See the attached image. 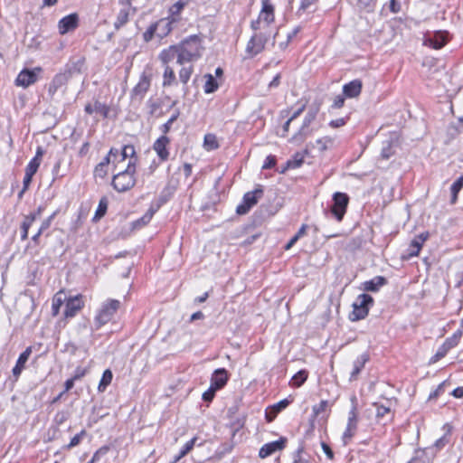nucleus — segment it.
I'll use <instances>...</instances> for the list:
<instances>
[{
    "mask_svg": "<svg viewBox=\"0 0 463 463\" xmlns=\"http://www.w3.org/2000/svg\"><path fill=\"white\" fill-rule=\"evenodd\" d=\"M32 354V347L28 346L18 357L16 362L17 364L25 367V364L27 363L30 355Z\"/></svg>",
    "mask_w": 463,
    "mask_h": 463,
    "instance_id": "79ce46f5",
    "label": "nucleus"
},
{
    "mask_svg": "<svg viewBox=\"0 0 463 463\" xmlns=\"http://www.w3.org/2000/svg\"><path fill=\"white\" fill-rule=\"evenodd\" d=\"M179 117V111L177 110L168 120L166 123L163 125V132L165 135L171 128L172 124Z\"/></svg>",
    "mask_w": 463,
    "mask_h": 463,
    "instance_id": "603ef678",
    "label": "nucleus"
},
{
    "mask_svg": "<svg viewBox=\"0 0 463 463\" xmlns=\"http://www.w3.org/2000/svg\"><path fill=\"white\" fill-rule=\"evenodd\" d=\"M134 155H135V148H134V146H130V145L125 146L122 148V151L120 153L121 161H125L128 157H130L129 160L134 162V164L136 165V158H134Z\"/></svg>",
    "mask_w": 463,
    "mask_h": 463,
    "instance_id": "72a5a7b5",
    "label": "nucleus"
},
{
    "mask_svg": "<svg viewBox=\"0 0 463 463\" xmlns=\"http://www.w3.org/2000/svg\"><path fill=\"white\" fill-rule=\"evenodd\" d=\"M78 15L77 14H69L60 20L58 28L61 34H65L70 31L74 30L78 26Z\"/></svg>",
    "mask_w": 463,
    "mask_h": 463,
    "instance_id": "ddd939ff",
    "label": "nucleus"
},
{
    "mask_svg": "<svg viewBox=\"0 0 463 463\" xmlns=\"http://www.w3.org/2000/svg\"><path fill=\"white\" fill-rule=\"evenodd\" d=\"M157 30V25H156V23L154 24H151L148 29L143 33V39L145 42L148 43L149 41L152 40L153 36L155 35V33H156Z\"/></svg>",
    "mask_w": 463,
    "mask_h": 463,
    "instance_id": "c03bdc74",
    "label": "nucleus"
},
{
    "mask_svg": "<svg viewBox=\"0 0 463 463\" xmlns=\"http://www.w3.org/2000/svg\"><path fill=\"white\" fill-rule=\"evenodd\" d=\"M449 33L446 31H438L434 33L432 36L428 37L425 40V44L429 45L434 49H440L442 48L447 42L449 41L448 38Z\"/></svg>",
    "mask_w": 463,
    "mask_h": 463,
    "instance_id": "f8f14e48",
    "label": "nucleus"
},
{
    "mask_svg": "<svg viewBox=\"0 0 463 463\" xmlns=\"http://www.w3.org/2000/svg\"><path fill=\"white\" fill-rule=\"evenodd\" d=\"M168 144L169 138L165 135H163L162 137L157 138L153 145L154 150L156 152L158 157L162 161H165L169 157V152L166 147Z\"/></svg>",
    "mask_w": 463,
    "mask_h": 463,
    "instance_id": "4468645a",
    "label": "nucleus"
},
{
    "mask_svg": "<svg viewBox=\"0 0 463 463\" xmlns=\"http://www.w3.org/2000/svg\"><path fill=\"white\" fill-rule=\"evenodd\" d=\"M316 116H317V110L308 111V113L306 115V117L304 118L303 124H305L306 126H310V124L314 121Z\"/></svg>",
    "mask_w": 463,
    "mask_h": 463,
    "instance_id": "680f3d73",
    "label": "nucleus"
},
{
    "mask_svg": "<svg viewBox=\"0 0 463 463\" xmlns=\"http://www.w3.org/2000/svg\"><path fill=\"white\" fill-rule=\"evenodd\" d=\"M421 247L422 246L418 242V240H413L409 246L407 258L417 256Z\"/></svg>",
    "mask_w": 463,
    "mask_h": 463,
    "instance_id": "ea45409f",
    "label": "nucleus"
},
{
    "mask_svg": "<svg viewBox=\"0 0 463 463\" xmlns=\"http://www.w3.org/2000/svg\"><path fill=\"white\" fill-rule=\"evenodd\" d=\"M275 164H276L275 156H267V158H266V160H265V162L263 164L262 168L263 169H269V168L273 167L275 165Z\"/></svg>",
    "mask_w": 463,
    "mask_h": 463,
    "instance_id": "0e129e2a",
    "label": "nucleus"
},
{
    "mask_svg": "<svg viewBox=\"0 0 463 463\" xmlns=\"http://www.w3.org/2000/svg\"><path fill=\"white\" fill-rule=\"evenodd\" d=\"M307 378V373L305 370L298 372L291 379L292 385L300 387Z\"/></svg>",
    "mask_w": 463,
    "mask_h": 463,
    "instance_id": "473e14b6",
    "label": "nucleus"
},
{
    "mask_svg": "<svg viewBox=\"0 0 463 463\" xmlns=\"http://www.w3.org/2000/svg\"><path fill=\"white\" fill-rule=\"evenodd\" d=\"M280 74L278 73L274 78L273 80L269 83V90H271V89H275V88H278L280 84Z\"/></svg>",
    "mask_w": 463,
    "mask_h": 463,
    "instance_id": "69168bd1",
    "label": "nucleus"
},
{
    "mask_svg": "<svg viewBox=\"0 0 463 463\" xmlns=\"http://www.w3.org/2000/svg\"><path fill=\"white\" fill-rule=\"evenodd\" d=\"M82 307L83 302L79 296L70 298L66 303L64 316L66 317H73Z\"/></svg>",
    "mask_w": 463,
    "mask_h": 463,
    "instance_id": "a211bd4d",
    "label": "nucleus"
},
{
    "mask_svg": "<svg viewBox=\"0 0 463 463\" xmlns=\"http://www.w3.org/2000/svg\"><path fill=\"white\" fill-rule=\"evenodd\" d=\"M377 0H358V7L366 12H373Z\"/></svg>",
    "mask_w": 463,
    "mask_h": 463,
    "instance_id": "e433bc0d",
    "label": "nucleus"
},
{
    "mask_svg": "<svg viewBox=\"0 0 463 463\" xmlns=\"http://www.w3.org/2000/svg\"><path fill=\"white\" fill-rule=\"evenodd\" d=\"M193 72V66L183 67L179 71V79L184 83L186 84L189 80Z\"/></svg>",
    "mask_w": 463,
    "mask_h": 463,
    "instance_id": "58836bf2",
    "label": "nucleus"
},
{
    "mask_svg": "<svg viewBox=\"0 0 463 463\" xmlns=\"http://www.w3.org/2000/svg\"><path fill=\"white\" fill-rule=\"evenodd\" d=\"M36 220V214H28L24 216V221L21 225V230H29V228L33 225V223Z\"/></svg>",
    "mask_w": 463,
    "mask_h": 463,
    "instance_id": "a18cd8bd",
    "label": "nucleus"
},
{
    "mask_svg": "<svg viewBox=\"0 0 463 463\" xmlns=\"http://www.w3.org/2000/svg\"><path fill=\"white\" fill-rule=\"evenodd\" d=\"M118 149L111 148L109 150V155L103 158V160L100 162V164L102 165H104L105 167H107L109 165V163H110L111 156L116 157L118 156Z\"/></svg>",
    "mask_w": 463,
    "mask_h": 463,
    "instance_id": "6e6d98bb",
    "label": "nucleus"
},
{
    "mask_svg": "<svg viewBox=\"0 0 463 463\" xmlns=\"http://www.w3.org/2000/svg\"><path fill=\"white\" fill-rule=\"evenodd\" d=\"M262 9L256 21L251 23V28L254 31H267L269 32V25L274 20L273 6L269 0H261Z\"/></svg>",
    "mask_w": 463,
    "mask_h": 463,
    "instance_id": "20e7f679",
    "label": "nucleus"
},
{
    "mask_svg": "<svg viewBox=\"0 0 463 463\" xmlns=\"http://www.w3.org/2000/svg\"><path fill=\"white\" fill-rule=\"evenodd\" d=\"M206 81L204 84V92L205 93H213L218 89V83L213 75L207 74L205 75Z\"/></svg>",
    "mask_w": 463,
    "mask_h": 463,
    "instance_id": "c756f323",
    "label": "nucleus"
},
{
    "mask_svg": "<svg viewBox=\"0 0 463 463\" xmlns=\"http://www.w3.org/2000/svg\"><path fill=\"white\" fill-rule=\"evenodd\" d=\"M367 361V357L365 355H362L359 359H357L354 364V369L351 373L350 381H354L357 378V375L363 369L364 364Z\"/></svg>",
    "mask_w": 463,
    "mask_h": 463,
    "instance_id": "cd10ccee",
    "label": "nucleus"
},
{
    "mask_svg": "<svg viewBox=\"0 0 463 463\" xmlns=\"http://www.w3.org/2000/svg\"><path fill=\"white\" fill-rule=\"evenodd\" d=\"M174 82H175V74L174 70L169 66H165V71L163 75V86H171Z\"/></svg>",
    "mask_w": 463,
    "mask_h": 463,
    "instance_id": "a878e982",
    "label": "nucleus"
},
{
    "mask_svg": "<svg viewBox=\"0 0 463 463\" xmlns=\"http://www.w3.org/2000/svg\"><path fill=\"white\" fill-rule=\"evenodd\" d=\"M216 391L217 390L211 385L209 390L203 392V399L206 402L212 401Z\"/></svg>",
    "mask_w": 463,
    "mask_h": 463,
    "instance_id": "e2e57ef3",
    "label": "nucleus"
},
{
    "mask_svg": "<svg viewBox=\"0 0 463 463\" xmlns=\"http://www.w3.org/2000/svg\"><path fill=\"white\" fill-rule=\"evenodd\" d=\"M63 79H64V77L62 75L55 76L53 80L50 84L49 92L52 94H54L56 92L57 89L59 88L57 85V81H61V80H63Z\"/></svg>",
    "mask_w": 463,
    "mask_h": 463,
    "instance_id": "4d7b16f0",
    "label": "nucleus"
},
{
    "mask_svg": "<svg viewBox=\"0 0 463 463\" xmlns=\"http://www.w3.org/2000/svg\"><path fill=\"white\" fill-rule=\"evenodd\" d=\"M129 14L130 10L128 8L120 9L114 23V28L118 30L124 26L128 22Z\"/></svg>",
    "mask_w": 463,
    "mask_h": 463,
    "instance_id": "4be33fe9",
    "label": "nucleus"
},
{
    "mask_svg": "<svg viewBox=\"0 0 463 463\" xmlns=\"http://www.w3.org/2000/svg\"><path fill=\"white\" fill-rule=\"evenodd\" d=\"M270 36V32L267 31H255L250 40L247 44L246 51L251 56L260 53L265 47V44Z\"/></svg>",
    "mask_w": 463,
    "mask_h": 463,
    "instance_id": "0eeeda50",
    "label": "nucleus"
},
{
    "mask_svg": "<svg viewBox=\"0 0 463 463\" xmlns=\"http://www.w3.org/2000/svg\"><path fill=\"white\" fill-rule=\"evenodd\" d=\"M113 379V373L111 370L107 369L104 371L102 377L99 381L98 391L99 392H103L107 389V387L111 383V381Z\"/></svg>",
    "mask_w": 463,
    "mask_h": 463,
    "instance_id": "5701e85b",
    "label": "nucleus"
},
{
    "mask_svg": "<svg viewBox=\"0 0 463 463\" xmlns=\"http://www.w3.org/2000/svg\"><path fill=\"white\" fill-rule=\"evenodd\" d=\"M150 88V79L146 74H142L138 83L132 90V98L143 99L146 91Z\"/></svg>",
    "mask_w": 463,
    "mask_h": 463,
    "instance_id": "2eb2a0df",
    "label": "nucleus"
},
{
    "mask_svg": "<svg viewBox=\"0 0 463 463\" xmlns=\"http://www.w3.org/2000/svg\"><path fill=\"white\" fill-rule=\"evenodd\" d=\"M445 427H448V430H447V433L439 438L438 440H436L434 446L435 448H437L438 449H440L441 448H443L447 443H449V439H448V433H449L450 431V428L449 425H446Z\"/></svg>",
    "mask_w": 463,
    "mask_h": 463,
    "instance_id": "09e8293b",
    "label": "nucleus"
},
{
    "mask_svg": "<svg viewBox=\"0 0 463 463\" xmlns=\"http://www.w3.org/2000/svg\"><path fill=\"white\" fill-rule=\"evenodd\" d=\"M352 402V409L348 413V420L346 429L343 434V442L346 445L352 438L354 436L357 430V422H358V411H357V399L355 396L351 398Z\"/></svg>",
    "mask_w": 463,
    "mask_h": 463,
    "instance_id": "423d86ee",
    "label": "nucleus"
},
{
    "mask_svg": "<svg viewBox=\"0 0 463 463\" xmlns=\"http://www.w3.org/2000/svg\"><path fill=\"white\" fill-rule=\"evenodd\" d=\"M373 304V298L368 294H361L353 304V311L349 315L351 321L364 319L369 312V307Z\"/></svg>",
    "mask_w": 463,
    "mask_h": 463,
    "instance_id": "7ed1b4c3",
    "label": "nucleus"
},
{
    "mask_svg": "<svg viewBox=\"0 0 463 463\" xmlns=\"http://www.w3.org/2000/svg\"><path fill=\"white\" fill-rule=\"evenodd\" d=\"M362 81L360 80H354L349 83L344 85L343 92L344 95L348 98H356L360 95L362 90Z\"/></svg>",
    "mask_w": 463,
    "mask_h": 463,
    "instance_id": "6ab92c4d",
    "label": "nucleus"
},
{
    "mask_svg": "<svg viewBox=\"0 0 463 463\" xmlns=\"http://www.w3.org/2000/svg\"><path fill=\"white\" fill-rule=\"evenodd\" d=\"M289 404V402L287 399H284L278 403L274 404L272 407V410L275 411V413L279 412L283 409H285Z\"/></svg>",
    "mask_w": 463,
    "mask_h": 463,
    "instance_id": "bf43d9fd",
    "label": "nucleus"
},
{
    "mask_svg": "<svg viewBox=\"0 0 463 463\" xmlns=\"http://www.w3.org/2000/svg\"><path fill=\"white\" fill-rule=\"evenodd\" d=\"M62 295L63 293L62 292H59L57 293L53 299H52V314L53 316H56L58 315L59 313V310H60V307L62 306L63 304V298H62Z\"/></svg>",
    "mask_w": 463,
    "mask_h": 463,
    "instance_id": "c9c22d12",
    "label": "nucleus"
},
{
    "mask_svg": "<svg viewBox=\"0 0 463 463\" xmlns=\"http://www.w3.org/2000/svg\"><path fill=\"white\" fill-rule=\"evenodd\" d=\"M449 352V349H447L443 345L439 347V349L437 351L435 355L431 358L432 363H436L442 357H444L447 353Z\"/></svg>",
    "mask_w": 463,
    "mask_h": 463,
    "instance_id": "864d4df0",
    "label": "nucleus"
},
{
    "mask_svg": "<svg viewBox=\"0 0 463 463\" xmlns=\"http://www.w3.org/2000/svg\"><path fill=\"white\" fill-rule=\"evenodd\" d=\"M158 208H159V205H156V206L152 205L141 218H139L138 220H137L136 222H133V227L135 229L141 228L142 226H145L146 224H147L151 221L153 215L158 210Z\"/></svg>",
    "mask_w": 463,
    "mask_h": 463,
    "instance_id": "412c9836",
    "label": "nucleus"
},
{
    "mask_svg": "<svg viewBox=\"0 0 463 463\" xmlns=\"http://www.w3.org/2000/svg\"><path fill=\"white\" fill-rule=\"evenodd\" d=\"M458 344V341H457L455 338H453L452 336L448 338L445 343L443 344V345L447 348V349H451L453 348L454 346H456Z\"/></svg>",
    "mask_w": 463,
    "mask_h": 463,
    "instance_id": "338daca9",
    "label": "nucleus"
},
{
    "mask_svg": "<svg viewBox=\"0 0 463 463\" xmlns=\"http://www.w3.org/2000/svg\"><path fill=\"white\" fill-rule=\"evenodd\" d=\"M196 438H193L191 440L185 443L182 450L180 451V457H184L187 453H189L195 443Z\"/></svg>",
    "mask_w": 463,
    "mask_h": 463,
    "instance_id": "3c124183",
    "label": "nucleus"
},
{
    "mask_svg": "<svg viewBox=\"0 0 463 463\" xmlns=\"http://www.w3.org/2000/svg\"><path fill=\"white\" fill-rule=\"evenodd\" d=\"M107 211V202L105 199H101L99 204V208L96 212V217H102Z\"/></svg>",
    "mask_w": 463,
    "mask_h": 463,
    "instance_id": "13d9d810",
    "label": "nucleus"
},
{
    "mask_svg": "<svg viewBox=\"0 0 463 463\" xmlns=\"http://www.w3.org/2000/svg\"><path fill=\"white\" fill-rule=\"evenodd\" d=\"M310 134L309 126L302 124L298 132L292 137L297 142H302Z\"/></svg>",
    "mask_w": 463,
    "mask_h": 463,
    "instance_id": "f704fd0d",
    "label": "nucleus"
},
{
    "mask_svg": "<svg viewBox=\"0 0 463 463\" xmlns=\"http://www.w3.org/2000/svg\"><path fill=\"white\" fill-rule=\"evenodd\" d=\"M94 109H95V112L99 113L100 115L103 116V118H107L109 116V108L104 103L96 101L94 103Z\"/></svg>",
    "mask_w": 463,
    "mask_h": 463,
    "instance_id": "37998d69",
    "label": "nucleus"
},
{
    "mask_svg": "<svg viewBox=\"0 0 463 463\" xmlns=\"http://www.w3.org/2000/svg\"><path fill=\"white\" fill-rule=\"evenodd\" d=\"M87 435V432L85 430H82L80 433L76 434L70 441V443L67 445V449H71L76 446H78L82 439Z\"/></svg>",
    "mask_w": 463,
    "mask_h": 463,
    "instance_id": "a19ab883",
    "label": "nucleus"
},
{
    "mask_svg": "<svg viewBox=\"0 0 463 463\" xmlns=\"http://www.w3.org/2000/svg\"><path fill=\"white\" fill-rule=\"evenodd\" d=\"M40 164L41 162L37 161V159H32L25 168V173L34 175L40 166Z\"/></svg>",
    "mask_w": 463,
    "mask_h": 463,
    "instance_id": "49530a36",
    "label": "nucleus"
},
{
    "mask_svg": "<svg viewBox=\"0 0 463 463\" xmlns=\"http://www.w3.org/2000/svg\"><path fill=\"white\" fill-rule=\"evenodd\" d=\"M203 146L206 150H214L219 147L217 137L213 134H206L204 136Z\"/></svg>",
    "mask_w": 463,
    "mask_h": 463,
    "instance_id": "bb28decb",
    "label": "nucleus"
},
{
    "mask_svg": "<svg viewBox=\"0 0 463 463\" xmlns=\"http://www.w3.org/2000/svg\"><path fill=\"white\" fill-rule=\"evenodd\" d=\"M376 408V417L382 418L385 414L390 412V407L383 404H379L378 402H374L373 404Z\"/></svg>",
    "mask_w": 463,
    "mask_h": 463,
    "instance_id": "de8ad7c7",
    "label": "nucleus"
},
{
    "mask_svg": "<svg viewBox=\"0 0 463 463\" xmlns=\"http://www.w3.org/2000/svg\"><path fill=\"white\" fill-rule=\"evenodd\" d=\"M304 162V156L300 153H297L292 159L288 160L286 167L282 170L284 172L288 168H298Z\"/></svg>",
    "mask_w": 463,
    "mask_h": 463,
    "instance_id": "c85d7f7f",
    "label": "nucleus"
},
{
    "mask_svg": "<svg viewBox=\"0 0 463 463\" xmlns=\"http://www.w3.org/2000/svg\"><path fill=\"white\" fill-rule=\"evenodd\" d=\"M33 176V175L25 173L24 177V181H23L24 187H23L22 191L19 193V197L20 198L23 196L24 193L28 189V187H29V185H30V184L32 182Z\"/></svg>",
    "mask_w": 463,
    "mask_h": 463,
    "instance_id": "5fc2aeb1",
    "label": "nucleus"
},
{
    "mask_svg": "<svg viewBox=\"0 0 463 463\" xmlns=\"http://www.w3.org/2000/svg\"><path fill=\"white\" fill-rule=\"evenodd\" d=\"M286 442H287L286 438H280L279 440L269 442V443L263 445L259 451L260 458H265L272 455L276 451L283 449Z\"/></svg>",
    "mask_w": 463,
    "mask_h": 463,
    "instance_id": "9b49d317",
    "label": "nucleus"
},
{
    "mask_svg": "<svg viewBox=\"0 0 463 463\" xmlns=\"http://www.w3.org/2000/svg\"><path fill=\"white\" fill-rule=\"evenodd\" d=\"M173 23H175V22L173 21V19H171V18L162 19L156 23L157 30H159V29L164 30V33H158L159 38H164L172 31Z\"/></svg>",
    "mask_w": 463,
    "mask_h": 463,
    "instance_id": "b1692460",
    "label": "nucleus"
},
{
    "mask_svg": "<svg viewBox=\"0 0 463 463\" xmlns=\"http://www.w3.org/2000/svg\"><path fill=\"white\" fill-rule=\"evenodd\" d=\"M42 71L41 68H35L33 70L24 69L17 76L15 84L24 88L33 84L38 80V73Z\"/></svg>",
    "mask_w": 463,
    "mask_h": 463,
    "instance_id": "9d476101",
    "label": "nucleus"
},
{
    "mask_svg": "<svg viewBox=\"0 0 463 463\" xmlns=\"http://www.w3.org/2000/svg\"><path fill=\"white\" fill-rule=\"evenodd\" d=\"M109 449L107 446L101 447L93 454L92 458L89 462L95 463L99 459L100 456L107 454Z\"/></svg>",
    "mask_w": 463,
    "mask_h": 463,
    "instance_id": "8fccbe9b",
    "label": "nucleus"
},
{
    "mask_svg": "<svg viewBox=\"0 0 463 463\" xmlns=\"http://www.w3.org/2000/svg\"><path fill=\"white\" fill-rule=\"evenodd\" d=\"M387 282L386 279L383 276H377L371 280L364 282V289L371 292H377L379 288L385 285Z\"/></svg>",
    "mask_w": 463,
    "mask_h": 463,
    "instance_id": "aec40b11",
    "label": "nucleus"
},
{
    "mask_svg": "<svg viewBox=\"0 0 463 463\" xmlns=\"http://www.w3.org/2000/svg\"><path fill=\"white\" fill-rule=\"evenodd\" d=\"M120 307V302L117 299L107 300L100 307L98 315L95 317L97 328L110 321Z\"/></svg>",
    "mask_w": 463,
    "mask_h": 463,
    "instance_id": "39448f33",
    "label": "nucleus"
},
{
    "mask_svg": "<svg viewBox=\"0 0 463 463\" xmlns=\"http://www.w3.org/2000/svg\"><path fill=\"white\" fill-rule=\"evenodd\" d=\"M228 381V373L227 371L223 368L217 369L214 371L213 374L211 378V385L219 390L222 388Z\"/></svg>",
    "mask_w": 463,
    "mask_h": 463,
    "instance_id": "f3484780",
    "label": "nucleus"
},
{
    "mask_svg": "<svg viewBox=\"0 0 463 463\" xmlns=\"http://www.w3.org/2000/svg\"><path fill=\"white\" fill-rule=\"evenodd\" d=\"M179 49H178V46L177 44L176 45H171L169 46L168 48L166 49H164L160 53H159V60L162 61V63L166 66L168 65V63L170 61H172L175 58H176V60L178 59L179 57Z\"/></svg>",
    "mask_w": 463,
    "mask_h": 463,
    "instance_id": "dca6fc26",
    "label": "nucleus"
},
{
    "mask_svg": "<svg viewBox=\"0 0 463 463\" xmlns=\"http://www.w3.org/2000/svg\"><path fill=\"white\" fill-rule=\"evenodd\" d=\"M333 405V402H329L326 400H323L319 404L313 406L314 417H317L320 413L325 411L329 406Z\"/></svg>",
    "mask_w": 463,
    "mask_h": 463,
    "instance_id": "4c0bfd02",
    "label": "nucleus"
},
{
    "mask_svg": "<svg viewBox=\"0 0 463 463\" xmlns=\"http://www.w3.org/2000/svg\"><path fill=\"white\" fill-rule=\"evenodd\" d=\"M334 139L329 137H324L316 141L317 147L319 151L324 152L328 148L332 147Z\"/></svg>",
    "mask_w": 463,
    "mask_h": 463,
    "instance_id": "2f4dec72",
    "label": "nucleus"
},
{
    "mask_svg": "<svg viewBox=\"0 0 463 463\" xmlns=\"http://www.w3.org/2000/svg\"><path fill=\"white\" fill-rule=\"evenodd\" d=\"M187 4H188V1H183V0H179L175 4H174L169 9V12L171 14L170 18L173 19V21H175V22H178L179 19L177 18V16L179 15V14L182 12L184 7Z\"/></svg>",
    "mask_w": 463,
    "mask_h": 463,
    "instance_id": "393cba45",
    "label": "nucleus"
},
{
    "mask_svg": "<svg viewBox=\"0 0 463 463\" xmlns=\"http://www.w3.org/2000/svg\"><path fill=\"white\" fill-rule=\"evenodd\" d=\"M463 187V175L456 180L451 185V203H455L458 199V194Z\"/></svg>",
    "mask_w": 463,
    "mask_h": 463,
    "instance_id": "7c9ffc66",
    "label": "nucleus"
},
{
    "mask_svg": "<svg viewBox=\"0 0 463 463\" xmlns=\"http://www.w3.org/2000/svg\"><path fill=\"white\" fill-rule=\"evenodd\" d=\"M262 194L263 191L261 189H255L252 192L246 193L243 196V203L237 206L236 213L240 215L246 214L258 203Z\"/></svg>",
    "mask_w": 463,
    "mask_h": 463,
    "instance_id": "6e6552de",
    "label": "nucleus"
},
{
    "mask_svg": "<svg viewBox=\"0 0 463 463\" xmlns=\"http://www.w3.org/2000/svg\"><path fill=\"white\" fill-rule=\"evenodd\" d=\"M334 204L331 212L335 216L337 221H341L345 213L346 207L349 202L347 194L344 193H335L333 196Z\"/></svg>",
    "mask_w": 463,
    "mask_h": 463,
    "instance_id": "1a4fd4ad",
    "label": "nucleus"
},
{
    "mask_svg": "<svg viewBox=\"0 0 463 463\" xmlns=\"http://www.w3.org/2000/svg\"><path fill=\"white\" fill-rule=\"evenodd\" d=\"M177 46L180 52L177 63L180 65L199 59L203 49L198 35H192L184 39Z\"/></svg>",
    "mask_w": 463,
    "mask_h": 463,
    "instance_id": "f257e3e1",
    "label": "nucleus"
},
{
    "mask_svg": "<svg viewBox=\"0 0 463 463\" xmlns=\"http://www.w3.org/2000/svg\"><path fill=\"white\" fill-rule=\"evenodd\" d=\"M95 174L99 177H104L107 175L106 167L99 163L95 168Z\"/></svg>",
    "mask_w": 463,
    "mask_h": 463,
    "instance_id": "774afa93",
    "label": "nucleus"
},
{
    "mask_svg": "<svg viewBox=\"0 0 463 463\" xmlns=\"http://www.w3.org/2000/svg\"><path fill=\"white\" fill-rule=\"evenodd\" d=\"M303 449H298L294 454V461L293 463H309L308 460L302 458Z\"/></svg>",
    "mask_w": 463,
    "mask_h": 463,
    "instance_id": "052dcab7",
    "label": "nucleus"
},
{
    "mask_svg": "<svg viewBox=\"0 0 463 463\" xmlns=\"http://www.w3.org/2000/svg\"><path fill=\"white\" fill-rule=\"evenodd\" d=\"M136 165L131 160L128 161L127 168L119 171L114 175L112 180L113 187L118 192H126L135 185L136 179L134 174Z\"/></svg>",
    "mask_w": 463,
    "mask_h": 463,
    "instance_id": "f03ea898",
    "label": "nucleus"
}]
</instances>
